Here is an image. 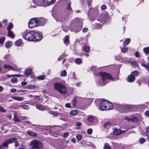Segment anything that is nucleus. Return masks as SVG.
<instances>
[{
    "label": "nucleus",
    "instance_id": "nucleus-24",
    "mask_svg": "<svg viewBox=\"0 0 149 149\" xmlns=\"http://www.w3.org/2000/svg\"><path fill=\"white\" fill-rule=\"evenodd\" d=\"M74 62L76 64H79L81 63L82 61L81 59L79 58H77L75 59Z\"/></svg>",
    "mask_w": 149,
    "mask_h": 149
},
{
    "label": "nucleus",
    "instance_id": "nucleus-8",
    "mask_svg": "<svg viewBox=\"0 0 149 149\" xmlns=\"http://www.w3.org/2000/svg\"><path fill=\"white\" fill-rule=\"evenodd\" d=\"M40 23L39 20L36 18H34L30 19L29 23V27L33 28L38 26Z\"/></svg>",
    "mask_w": 149,
    "mask_h": 149
},
{
    "label": "nucleus",
    "instance_id": "nucleus-31",
    "mask_svg": "<svg viewBox=\"0 0 149 149\" xmlns=\"http://www.w3.org/2000/svg\"><path fill=\"white\" fill-rule=\"evenodd\" d=\"M45 76L44 75H43L37 77V79L39 80H43L45 79Z\"/></svg>",
    "mask_w": 149,
    "mask_h": 149
},
{
    "label": "nucleus",
    "instance_id": "nucleus-11",
    "mask_svg": "<svg viewBox=\"0 0 149 149\" xmlns=\"http://www.w3.org/2000/svg\"><path fill=\"white\" fill-rule=\"evenodd\" d=\"M34 41H39L42 38L41 35L37 32H34Z\"/></svg>",
    "mask_w": 149,
    "mask_h": 149
},
{
    "label": "nucleus",
    "instance_id": "nucleus-26",
    "mask_svg": "<svg viewBox=\"0 0 149 149\" xmlns=\"http://www.w3.org/2000/svg\"><path fill=\"white\" fill-rule=\"evenodd\" d=\"M84 52H90V47L87 46H85L84 47Z\"/></svg>",
    "mask_w": 149,
    "mask_h": 149
},
{
    "label": "nucleus",
    "instance_id": "nucleus-49",
    "mask_svg": "<svg viewBox=\"0 0 149 149\" xmlns=\"http://www.w3.org/2000/svg\"><path fill=\"white\" fill-rule=\"evenodd\" d=\"M14 118L15 121L17 122H19L20 120V119H19L18 118H17L16 116H15Z\"/></svg>",
    "mask_w": 149,
    "mask_h": 149
},
{
    "label": "nucleus",
    "instance_id": "nucleus-25",
    "mask_svg": "<svg viewBox=\"0 0 149 149\" xmlns=\"http://www.w3.org/2000/svg\"><path fill=\"white\" fill-rule=\"evenodd\" d=\"M35 4L38 6H43L45 5V4H43L42 3H41V1L40 0H38L36 1L35 2Z\"/></svg>",
    "mask_w": 149,
    "mask_h": 149
},
{
    "label": "nucleus",
    "instance_id": "nucleus-30",
    "mask_svg": "<svg viewBox=\"0 0 149 149\" xmlns=\"http://www.w3.org/2000/svg\"><path fill=\"white\" fill-rule=\"evenodd\" d=\"M130 40L129 38H127L125 40L124 42V45H128L130 42Z\"/></svg>",
    "mask_w": 149,
    "mask_h": 149
},
{
    "label": "nucleus",
    "instance_id": "nucleus-20",
    "mask_svg": "<svg viewBox=\"0 0 149 149\" xmlns=\"http://www.w3.org/2000/svg\"><path fill=\"white\" fill-rule=\"evenodd\" d=\"M26 133L28 135L31 136L36 137L37 136V134H36L29 130L26 131Z\"/></svg>",
    "mask_w": 149,
    "mask_h": 149
},
{
    "label": "nucleus",
    "instance_id": "nucleus-36",
    "mask_svg": "<svg viewBox=\"0 0 149 149\" xmlns=\"http://www.w3.org/2000/svg\"><path fill=\"white\" fill-rule=\"evenodd\" d=\"M17 78H12L10 80L13 83H15L17 82Z\"/></svg>",
    "mask_w": 149,
    "mask_h": 149
},
{
    "label": "nucleus",
    "instance_id": "nucleus-9",
    "mask_svg": "<svg viewBox=\"0 0 149 149\" xmlns=\"http://www.w3.org/2000/svg\"><path fill=\"white\" fill-rule=\"evenodd\" d=\"M139 72L137 70L132 72L131 74L128 77L127 81L130 82L133 81L135 79L134 76H137Z\"/></svg>",
    "mask_w": 149,
    "mask_h": 149
},
{
    "label": "nucleus",
    "instance_id": "nucleus-18",
    "mask_svg": "<svg viewBox=\"0 0 149 149\" xmlns=\"http://www.w3.org/2000/svg\"><path fill=\"white\" fill-rule=\"evenodd\" d=\"M11 98L15 100H17L19 101H22L24 99V98L22 97H16L15 96H13Z\"/></svg>",
    "mask_w": 149,
    "mask_h": 149
},
{
    "label": "nucleus",
    "instance_id": "nucleus-50",
    "mask_svg": "<svg viewBox=\"0 0 149 149\" xmlns=\"http://www.w3.org/2000/svg\"><path fill=\"white\" fill-rule=\"evenodd\" d=\"M128 50V49L127 48H123L121 49V51L125 53Z\"/></svg>",
    "mask_w": 149,
    "mask_h": 149
},
{
    "label": "nucleus",
    "instance_id": "nucleus-2",
    "mask_svg": "<svg viewBox=\"0 0 149 149\" xmlns=\"http://www.w3.org/2000/svg\"><path fill=\"white\" fill-rule=\"evenodd\" d=\"M54 88L61 94H65L67 93L66 86L59 82H56L54 84Z\"/></svg>",
    "mask_w": 149,
    "mask_h": 149
},
{
    "label": "nucleus",
    "instance_id": "nucleus-64",
    "mask_svg": "<svg viewBox=\"0 0 149 149\" xmlns=\"http://www.w3.org/2000/svg\"><path fill=\"white\" fill-rule=\"evenodd\" d=\"M76 125L77 126H79L81 125V124L80 123L78 122L76 123Z\"/></svg>",
    "mask_w": 149,
    "mask_h": 149
},
{
    "label": "nucleus",
    "instance_id": "nucleus-39",
    "mask_svg": "<svg viewBox=\"0 0 149 149\" xmlns=\"http://www.w3.org/2000/svg\"><path fill=\"white\" fill-rule=\"evenodd\" d=\"M104 149H111V148L107 143H105L104 145Z\"/></svg>",
    "mask_w": 149,
    "mask_h": 149
},
{
    "label": "nucleus",
    "instance_id": "nucleus-45",
    "mask_svg": "<svg viewBox=\"0 0 149 149\" xmlns=\"http://www.w3.org/2000/svg\"><path fill=\"white\" fill-rule=\"evenodd\" d=\"M93 130L91 129H89L87 130V133L89 134H91Z\"/></svg>",
    "mask_w": 149,
    "mask_h": 149
},
{
    "label": "nucleus",
    "instance_id": "nucleus-46",
    "mask_svg": "<svg viewBox=\"0 0 149 149\" xmlns=\"http://www.w3.org/2000/svg\"><path fill=\"white\" fill-rule=\"evenodd\" d=\"M146 134L148 141H149V127L148 128L146 132Z\"/></svg>",
    "mask_w": 149,
    "mask_h": 149
},
{
    "label": "nucleus",
    "instance_id": "nucleus-57",
    "mask_svg": "<svg viewBox=\"0 0 149 149\" xmlns=\"http://www.w3.org/2000/svg\"><path fill=\"white\" fill-rule=\"evenodd\" d=\"M65 107L67 108H70V103H66L65 104Z\"/></svg>",
    "mask_w": 149,
    "mask_h": 149
},
{
    "label": "nucleus",
    "instance_id": "nucleus-23",
    "mask_svg": "<svg viewBox=\"0 0 149 149\" xmlns=\"http://www.w3.org/2000/svg\"><path fill=\"white\" fill-rule=\"evenodd\" d=\"M71 3H69L67 8V10L70 13H71L72 11V10L71 8Z\"/></svg>",
    "mask_w": 149,
    "mask_h": 149
},
{
    "label": "nucleus",
    "instance_id": "nucleus-4",
    "mask_svg": "<svg viewBox=\"0 0 149 149\" xmlns=\"http://www.w3.org/2000/svg\"><path fill=\"white\" fill-rule=\"evenodd\" d=\"M23 37L25 39L30 41H34V32L25 31L22 33Z\"/></svg>",
    "mask_w": 149,
    "mask_h": 149
},
{
    "label": "nucleus",
    "instance_id": "nucleus-44",
    "mask_svg": "<svg viewBox=\"0 0 149 149\" xmlns=\"http://www.w3.org/2000/svg\"><path fill=\"white\" fill-rule=\"evenodd\" d=\"M123 62L125 63H128L129 62V60L126 58H124L123 60Z\"/></svg>",
    "mask_w": 149,
    "mask_h": 149
},
{
    "label": "nucleus",
    "instance_id": "nucleus-55",
    "mask_svg": "<svg viewBox=\"0 0 149 149\" xmlns=\"http://www.w3.org/2000/svg\"><path fill=\"white\" fill-rule=\"evenodd\" d=\"M88 30V29L87 28H84L82 30L83 32L84 33H85L87 32Z\"/></svg>",
    "mask_w": 149,
    "mask_h": 149
},
{
    "label": "nucleus",
    "instance_id": "nucleus-35",
    "mask_svg": "<svg viewBox=\"0 0 149 149\" xmlns=\"http://www.w3.org/2000/svg\"><path fill=\"white\" fill-rule=\"evenodd\" d=\"M21 107L22 109L26 110H28L29 108V106L26 105H22L21 106Z\"/></svg>",
    "mask_w": 149,
    "mask_h": 149
},
{
    "label": "nucleus",
    "instance_id": "nucleus-58",
    "mask_svg": "<svg viewBox=\"0 0 149 149\" xmlns=\"http://www.w3.org/2000/svg\"><path fill=\"white\" fill-rule=\"evenodd\" d=\"M101 8L102 10L105 9L106 8V6L105 5H103L101 6Z\"/></svg>",
    "mask_w": 149,
    "mask_h": 149
},
{
    "label": "nucleus",
    "instance_id": "nucleus-63",
    "mask_svg": "<svg viewBox=\"0 0 149 149\" xmlns=\"http://www.w3.org/2000/svg\"><path fill=\"white\" fill-rule=\"evenodd\" d=\"M72 142L75 143L76 142V140L75 138H73L71 139Z\"/></svg>",
    "mask_w": 149,
    "mask_h": 149
},
{
    "label": "nucleus",
    "instance_id": "nucleus-17",
    "mask_svg": "<svg viewBox=\"0 0 149 149\" xmlns=\"http://www.w3.org/2000/svg\"><path fill=\"white\" fill-rule=\"evenodd\" d=\"M79 113V111L77 110H73L70 112V114L71 116H74L76 115Z\"/></svg>",
    "mask_w": 149,
    "mask_h": 149
},
{
    "label": "nucleus",
    "instance_id": "nucleus-28",
    "mask_svg": "<svg viewBox=\"0 0 149 149\" xmlns=\"http://www.w3.org/2000/svg\"><path fill=\"white\" fill-rule=\"evenodd\" d=\"M143 52L146 54L149 53V47H145L143 49Z\"/></svg>",
    "mask_w": 149,
    "mask_h": 149
},
{
    "label": "nucleus",
    "instance_id": "nucleus-1",
    "mask_svg": "<svg viewBox=\"0 0 149 149\" xmlns=\"http://www.w3.org/2000/svg\"><path fill=\"white\" fill-rule=\"evenodd\" d=\"M82 24V20L77 18L73 21V23H72L71 24L70 30L71 31L77 32L81 30Z\"/></svg>",
    "mask_w": 149,
    "mask_h": 149
},
{
    "label": "nucleus",
    "instance_id": "nucleus-3",
    "mask_svg": "<svg viewBox=\"0 0 149 149\" xmlns=\"http://www.w3.org/2000/svg\"><path fill=\"white\" fill-rule=\"evenodd\" d=\"M133 108L132 105L124 104L119 105L118 109L120 112L127 113L130 112Z\"/></svg>",
    "mask_w": 149,
    "mask_h": 149
},
{
    "label": "nucleus",
    "instance_id": "nucleus-13",
    "mask_svg": "<svg viewBox=\"0 0 149 149\" xmlns=\"http://www.w3.org/2000/svg\"><path fill=\"white\" fill-rule=\"evenodd\" d=\"M55 1V0H43L44 3L46 6L54 3Z\"/></svg>",
    "mask_w": 149,
    "mask_h": 149
},
{
    "label": "nucleus",
    "instance_id": "nucleus-52",
    "mask_svg": "<svg viewBox=\"0 0 149 149\" xmlns=\"http://www.w3.org/2000/svg\"><path fill=\"white\" fill-rule=\"evenodd\" d=\"M135 55L136 57H139L140 56L139 52L137 51L135 53Z\"/></svg>",
    "mask_w": 149,
    "mask_h": 149
},
{
    "label": "nucleus",
    "instance_id": "nucleus-59",
    "mask_svg": "<svg viewBox=\"0 0 149 149\" xmlns=\"http://www.w3.org/2000/svg\"><path fill=\"white\" fill-rule=\"evenodd\" d=\"M92 2V0H89V1H88V3L89 6H90Z\"/></svg>",
    "mask_w": 149,
    "mask_h": 149
},
{
    "label": "nucleus",
    "instance_id": "nucleus-29",
    "mask_svg": "<svg viewBox=\"0 0 149 149\" xmlns=\"http://www.w3.org/2000/svg\"><path fill=\"white\" fill-rule=\"evenodd\" d=\"M36 108L40 110H43L45 109L41 105H36Z\"/></svg>",
    "mask_w": 149,
    "mask_h": 149
},
{
    "label": "nucleus",
    "instance_id": "nucleus-22",
    "mask_svg": "<svg viewBox=\"0 0 149 149\" xmlns=\"http://www.w3.org/2000/svg\"><path fill=\"white\" fill-rule=\"evenodd\" d=\"M8 31V36L12 38H14L15 37V35L13 32L10 30H9Z\"/></svg>",
    "mask_w": 149,
    "mask_h": 149
},
{
    "label": "nucleus",
    "instance_id": "nucleus-56",
    "mask_svg": "<svg viewBox=\"0 0 149 149\" xmlns=\"http://www.w3.org/2000/svg\"><path fill=\"white\" fill-rule=\"evenodd\" d=\"M145 114L146 116L149 117V111H146L145 113Z\"/></svg>",
    "mask_w": 149,
    "mask_h": 149
},
{
    "label": "nucleus",
    "instance_id": "nucleus-5",
    "mask_svg": "<svg viewBox=\"0 0 149 149\" xmlns=\"http://www.w3.org/2000/svg\"><path fill=\"white\" fill-rule=\"evenodd\" d=\"M30 146L32 149H42L43 148L42 143L40 141L35 139L31 141Z\"/></svg>",
    "mask_w": 149,
    "mask_h": 149
},
{
    "label": "nucleus",
    "instance_id": "nucleus-12",
    "mask_svg": "<svg viewBox=\"0 0 149 149\" xmlns=\"http://www.w3.org/2000/svg\"><path fill=\"white\" fill-rule=\"evenodd\" d=\"M4 69H9L8 70H10V69L13 71H17L18 70V69L17 67L13 68L12 67L11 65H8L6 64L4 65L3 66Z\"/></svg>",
    "mask_w": 149,
    "mask_h": 149
},
{
    "label": "nucleus",
    "instance_id": "nucleus-53",
    "mask_svg": "<svg viewBox=\"0 0 149 149\" xmlns=\"http://www.w3.org/2000/svg\"><path fill=\"white\" fill-rule=\"evenodd\" d=\"M50 113L52 114L54 116H57L58 115L57 113L55 112H52V111Z\"/></svg>",
    "mask_w": 149,
    "mask_h": 149
},
{
    "label": "nucleus",
    "instance_id": "nucleus-15",
    "mask_svg": "<svg viewBox=\"0 0 149 149\" xmlns=\"http://www.w3.org/2000/svg\"><path fill=\"white\" fill-rule=\"evenodd\" d=\"M125 131H122L120 129H115L114 131V133L116 135L124 133Z\"/></svg>",
    "mask_w": 149,
    "mask_h": 149
},
{
    "label": "nucleus",
    "instance_id": "nucleus-7",
    "mask_svg": "<svg viewBox=\"0 0 149 149\" xmlns=\"http://www.w3.org/2000/svg\"><path fill=\"white\" fill-rule=\"evenodd\" d=\"M99 74L102 79V82L100 83V84L102 85H104L108 82H106L108 79H111L110 75L106 72H101Z\"/></svg>",
    "mask_w": 149,
    "mask_h": 149
},
{
    "label": "nucleus",
    "instance_id": "nucleus-54",
    "mask_svg": "<svg viewBox=\"0 0 149 149\" xmlns=\"http://www.w3.org/2000/svg\"><path fill=\"white\" fill-rule=\"evenodd\" d=\"M19 149H26V146L24 145H22L19 148Z\"/></svg>",
    "mask_w": 149,
    "mask_h": 149
},
{
    "label": "nucleus",
    "instance_id": "nucleus-10",
    "mask_svg": "<svg viewBox=\"0 0 149 149\" xmlns=\"http://www.w3.org/2000/svg\"><path fill=\"white\" fill-rule=\"evenodd\" d=\"M106 104H107V100L105 99H102L99 107V109L102 111L106 110Z\"/></svg>",
    "mask_w": 149,
    "mask_h": 149
},
{
    "label": "nucleus",
    "instance_id": "nucleus-62",
    "mask_svg": "<svg viewBox=\"0 0 149 149\" xmlns=\"http://www.w3.org/2000/svg\"><path fill=\"white\" fill-rule=\"evenodd\" d=\"M63 58V56L62 55H61V56L58 58V61L61 60Z\"/></svg>",
    "mask_w": 149,
    "mask_h": 149
},
{
    "label": "nucleus",
    "instance_id": "nucleus-21",
    "mask_svg": "<svg viewBox=\"0 0 149 149\" xmlns=\"http://www.w3.org/2000/svg\"><path fill=\"white\" fill-rule=\"evenodd\" d=\"M94 116L92 115H88L87 117V119L90 122H93L94 120Z\"/></svg>",
    "mask_w": 149,
    "mask_h": 149
},
{
    "label": "nucleus",
    "instance_id": "nucleus-43",
    "mask_svg": "<svg viewBox=\"0 0 149 149\" xmlns=\"http://www.w3.org/2000/svg\"><path fill=\"white\" fill-rule=\"evenodd\" d=\"M36 85H29L28 86V88L30 89H33L34 88H36Z\"/></svg>",
    "mask_w": 149,
    "mask_h": 149
},
{
    "label": "nucleus",
    "instance_id": "nucleus-14",
    "mask_svg": "<svg viewBox=\"0 0 149 149\" xmlns=\"http://www.w3.org/2000/svg\"><path fill=\"white\" fill-rule=\"evenodd\" d=\"M106 104V110H111L113 108V105L112 104L109 102V101L107 100V104Z\"/></svg>",
    "mask_w": 149,
    "mask_h": 149
},
{
    "label": "nucleus",
    "instance_id": "nucleus-51",
    "mask_svg": "<svg viewBox=\"0 0 149 149\" xmlns=\"http://www.w3.org/2000/svg\"><path fill=\"white\" fill-rule=\"evenodd\" d=\"M111 125V123L110 122H107L104 125V127H108L109 126H110Z\"/></svg>",
    "mask_w": 149,
    "mask_h": 149
},
{
    "label": "nucleus",
    "instance_id": "nucleus-42",
    "mask_svg": "<svg viewBox=\"0 0 149 149\" xmlns=\"http://www.w3.org/2000/svg\"><path fill=\"white\" fill-rule=\"evenodd\" d=\"M5 40V37L3 36V37L1 38V44H3V42Z\"/></svg>",
    "mask_w": 149,
    "mask_h": 149
},
{
    "label": "nucleus",
    "instance_id": "nucleus-40",
    "mask_svg": "<svg viewBox=\"0 0 149 149\" xmlns=\"http://www.w3.org/2000/svg\"><path fill=\"white\" fill-rule=\"evenodd\" d=\"M71 103L72 105L74 107L75 106L76 104V98H74L72 100Z\"/></svg>",
    "mask_w": 149,
    "mask_h": 149
},
{
    "label": "nucleus",
    "instance_id": "nucleus-47",
    "mask_svg": "<svg viewBox=\"0 0 149 149\" xmlns=\"http://www.w3.org/2000/svg\"><path fill=\"white\" fill-rule=\"evenodd\" d=\"M145 141V139L143 138L140 139L139 140V142L141 144L143 143Z\"/></svg>",
    "mask_w": 149,
    "mask_h": 149
},
{
    "label": "nucleus",
    "instance_id": "nucleus-6",
    "mask_svg": "<svg viewBox=\"0 0 149 149\" xmlns=\"http://www.w3.org/2000/svg\"><path fill=\"white\" fill-rule=\"evenodd\" d=\"M16 139L15 138H13L12 139H9L6 140L3 143L1 146V149H7L8 148V145L9 143H15V147H17L19 145L18 143L16 142Z\"/></svg>",
    "mask_w": 149,
    "mask_h": 149
},
{
    "label": "nucleus",
    "instance_id": "nucleus-33",
    "mask_svg": "<svg viewBox=\"0 0 149 149\" xmlns=\"http://www.w3.org/2000/svg\"><path fill=\"white\" fill-rule=\"evenodd\" d=\"M131 64L133 67H136L138 65V64L136 61H132L130 63Z\"/></svg>",
    "mask_w": 149,
    "mask_h": 149
},
{
    "label": "nucleus",
    "instance_id": "nucleus-19",
    "mask_svg": "<svg viewBox=\"0 0 149 149\" xmlns=\"http://www.w3.org/2000/svg\"><path fill=\"white\" fill-rule=\"evenodd\" d=\"M13 45V42L10 41L6 42L5 43V46L6 48H9Z\"/></svg>",
    "mask_w": 149,
    "mask_h": 149
},
{
    "label": "nucleus",
    "instance_id": "nucleus-61",
    "mask_svg": "<svg viewBox=\"0 0 149 149\" xmlns=\"http://www.w3.org/2000/svg\"><path fill=\"white\" fill-rule=\"evenodd\" d=\"M27 84V82L25 81H22V85L23 86H24Z\"/></svg>",
    "mask_w": 149,
    "mask_h": 149
},
{
    "label": "nucleus",
    "instance_id": "nucleus-16",
    "mask_svg": "<svg viewBox=\"0 0 149 149\" xmlns=\"http://www.w3.org/2000/svg\"><path fill=\"white\" fill-rule=\"evenodd\" d=\"M15 45L17 46L22 45L23 43L21 39H19L16 41L15 42Z\"/></svg>",
    "mask_w": 149,
    "mask_h": 149
},
{
    "label": "nucleus",
    "instance_id": "nucleus-37",
    "mask_svg": "<svg viewBox=\"0 0 149 149\" xmlns=\"http://www.w3.org/2000/svg\"><path fill=\"white\" fill-rule=\"evenodd\" d=\"M61 75L63 77H65L67 75V72L65 70H64L62 71L61 72Z\"/></svg>",
    "mask_w": 149,
    "mask_h": 149
},
{
    "label": "nucleus",
    "instance_id": "nucleus-34",
    "mask_svg": "<svg viewBox=\"0 0 149 149\" xmlns=\"http://www.w3.org/2000/svg\"><path fill=\"white\" fill-rule=\"evenodd\" d=\"M141 65L144 67L149 72V66H148L146 65L144 63H143L141 64Z\"/></svg>",
    "mask_w": 149,
    "mask_h": 149
},
{
    "label": "nucleus",
    "instance_id": "nucleus-27",
    "mask_svg": "<svg viewBox=\"0 0 149 149\" xmlns=\"http://www.w3.org/2000/svg\"><path fill=\"white\" fill-rule=\"evenodd\" d=\"M69 37L68 36H66L65 37L64 39V42L65 43L67 44L69 42Z\"/></svg>",
    "mask_w": 149,
    "mask_h": 149
},
{
    "label": "nucleus",
    "instance_id": "nucleus-48",
    "mask_svg": "<svg viewBox=\"0 0 149 149\" xmlns=\"http://www.w3.org/2000/svg\"><path fill=\"white\" fill-rule=\"evenodd\" d=\"M69 135V133L68 132H65L64 134L63 135V136L64 138H66Z\"/></svg>",
    "mask_w": 149,
    "mask_h": 149
},
{
    "label": "nucleus",
    "instance_id": "nucleus-38",
    "mask_svg": "<svg viewBox=\"0 0 149 149\" xmlns=\"http://www.w3.org/2000/svg\"><path fill=\"white\" fill-rule=\"evenodd\" d=\"M13 27V25L11 23H10V24L8 25L7 29L8 31L12 29Z\"/></svg>",
    "mask_w": 149,
    "mask_h": 149
},
{
    "label": "nucleus",
    "instance_id": "nucleus-41",
    "mask_svg": "<svg viewBox=\"0 0 149 149\" xmlns=\"http://www.w3.org/2000/svg\"><path fill=\"white\" fill-rule=\"evenodd\" d=\"M77 139L79 141L81 140L82 139V136L81 134H78L76 136Z\"/></svg>",
    "mask_w": 149,
    "mask_h": 149
},
{
    "label": "nucleus",
    "instance_id": "nucleus-32",
    "mask_svg": "<svg viewBox=\"0 0 149 149\" xmlns=\"http://www.w3.org/2000/svg\"><path fill=\"white\" fill-rule=\"evenodd\" d=\"M32 72V70L31 69H29L27 70L25 72V75L26 76L29 75Z\"/></svg>",
    "mask_w": 149,
    "mask_h": 149
},
{
    "label": "nucleus",
    "instance_id": "nucleus-60",
    "mask_svg": "<svg viewBox=\"0 0 149 149\" xmlns=\"http://www.w3.org/2000/svg\"><path fill=\"white\" fill-rule=\"evenodd\" d=\"M16 91V89L14 88H13L11 89L10 92L14 93H15Z\"/></svg>",
    "mask_w": 149,
    "mask_h": 149
}]
</instances>
